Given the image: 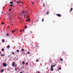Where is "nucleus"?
<instances>
[{
    "instance_id": "obj_39",
    "label": "nucleus",
    "mask_w": 73,
    "mask_h": 73,
    "mask_svg": "<svg viewBox=\"0 0 73 73\" xmlns=\"http://www.w3.org/2000/svg\"><path fill=\"white\" fill-rule=\"evenodd\" d=\"M25 15H23V16H24V17H25Z\"/></svg>"
},
{
    "instance_id": "obj_24",
    "label": "nucleus",
    "mask_w": 73,
    "mask_h": 73,
    "mask_svg": "<svg viewBox=\"0 0 73 73\" xmlns=\"http://www.w3.org/2000/svg\"><path fill=\"white\" fill-rule=\"evenodd\" d=\"M42 22H43V21H44V18L42 19Z\"/></svg>"
},
{
    "instance_id": "obj_35",
    "label": "nucleus",
    "mask_w": 73,
    "mask_h": 73,
    "mask_svg": "<svg viewBox=\"0 0 73 73\" xmlns=\"http://www.w3.org/2000/svg\"><path fill=\"white\" fill-rule=\"evenodd\" d=\"M30 33H32V32L30 31Z\"/></svg>"
},
{
    "instance_id": "obj_36",
    "label": "nucleus",
    "mask_w": 73,
    "mask_h": 73,
    "mask_svg": "<svg viewBox=\"0 0 73 73\" xmlns=\"http://www.w3.org/2000/svg\"><path fill=\"white\" fill-rule=\"evenodd\" d=\"M20 6H23V5H20Z\"/></svg>"
},
{
    "instance_id": "obj_14",
    "label": "nucleus",
    "mask_w": 73,
    "mask_h": 73,
    "mask_svg": "<svg viewBox=\"0 0 73 73\" xmlns=\"http://www.w3.org/2000/svg\"><path fill=\"white\" fill-rule=\"evenodd\" d=\"M4 69L2 70L1 71V72H4Z\"/></svg>"
},
{
    "instance_id": "obj_49",
    "label": "nucleus",
    "mask_w": 73,
    "mask_h": 73,
    "mask_svg": "<svg viewBox=\"0 0 73 73\" xmlns=\"http://www.w3.org/2000/svg\"><path fill=\"white\" fill-rule=\"evenodd\" d=\"M10 18V16L9 17V18Z\"/></svg>"
},
{
    "instance_id": "obj_5",
    "label": "nucleus",
    "mask_w": 73,
    "mask_h": 73,
    "mask_svg": "<svg viewBox=\"0 0 73 73\" xmlns=\"http://www.w3.org/2000/svg\"><path fill=\"white\" fill-rule=\"evenodd\" d=\"M16 30L17 31V29H15V30H14L12 31V33H14V32H16Z\"/></svg>"
},
{
    "instance_id": "obj_20",
    "label": "nucleus",
    "mask_w": 73,
    "mask_h": 73,
    "mask_svg": "<svg viewBox=\"0 0 73 73\" xmlns=\"http://www.w3.org/2000/svg\"><path fill=\"white\" fill-rule=\"evenodd\" d=\"M27 26L26 25V26L25 27V29H26V28H27Z\"/></svg>"
},
{
    "instance_id": "obj_30",
    "label": "nucleus",
    "mask_w": 73,
    "mask_h": 73,
    "mask_svg": "<svg viewBox=\"0 0 73 73\" xmlns=\"http://www.w3.org/2000/svg\"><path fill=\"white\" fill-rule=\"evenodd\" d=\"M2 25H4V23L3 22L2 23Z\"/></svg>"
},
{
    "instance_id": "obj_40",
    "label": "nucleus",
    "mask_w": 73,
    "mask_h": 73,
    "mask_svg": "<svg viewBox=\"0 0 73 73\" xmlns=\"http://www.w3.org/2000/svg\"><path fill=\"white\" fill-rule=\"evenodd\" d=\"M18 19H20V17H18Z\"/></svg>"
},
{
    "instance_id": "obj_25",
    "label": "nucleus",
    "mask_w": 73,
    "mask_h": 73,
    "mask_svg": "<svg viewBox=\"0 0 73 73\" xmlns=\"http://www.w3.org/2000/svg\"><path fill=\"white\" fill-rule=\"evenodd\" d=\"M6 36H9V35H8V34H6Z\"/></svg>"
},
{
    "instance_id": "obj_48",
    "label": "nucleus",
    "mask_w": 73,
    "mask_h": 73,
    "mask_svg": "<svg viewBox=\"0 0 73 73\" xmlns=\"http://www.w3.org/2000/svg\"><path fill=\"white\" fill-rule=\"evenodd\" d=\"M32 3H33V2H31Z\"/></svg>"
},
{
    "instance_id": "obj_18",
    "label": "nucleus",
    "mask_w": 73,
    "mask_h": 73,
    "mask_svg": "<svg viewBox=\"0 0 73 73\" xmlns=\"http://www.w3.org/2000/svg\"><path fill=\"white\" fill-rule=\"evenodd\" d=\"M58 70H61V68L60 67L59 68H58Z\"/></svg>"
},
{
    "instance_id": "obj_41",
    "label": "nucleus",
    "mask_w": 73,
    "mask_h": 73,
    "mask_svg": "<svg viewBox=\"0 0 73 73\" xmlns=\"http://www.w3.org/2000/svg\"><path fill=\"white\" fill-rule=\"evenodd\" d=\"M8 57L9 58V55L8 56Z\"/></svg>"
},
{
    "instance_id": "obj_3",
    "label": "nucleus",
    "mask_w": 73,
    "mask_h": 73,
    "mask_svg": "<svg viewBox=\"0 0 73 73\" xmlns=\"http://www.w3.org/2000/svg\"><path fill=\"white\" fill-rule=\"evenodd\" d=\"M56 15L58 17H61V15L59 14H56Z\"/></svg>"
},
{
    "instance_id": "obj_22",
    "label": "nucleus",
    "mask_w": 73,
    "mask_h": 73,
    "mask_svg": "<svg viewBox=\"0 0 73 73\" xmlns=\"http://www.w3.org/2000/svg\"><path fill=\"white\" fill-rule=\"evenodd\" d=\"M12 6H13V4H11L10 5V7H12Z\"/></svg>"
},
{
    "instance_id": "obj_33",
    "label": "nucleus",
    "mask_w": 73,
    "mask_h": 73,
    "mask_svg": "<svg viewBox=\"0 0 73 73\" xmlns=\"http://www.w3.org/2000/svg\"><path fill=\"white\" fill-rule=\"evenodd\" d=\"M15 70H17V69L15 68Z\"/></svg>"
},
{
    "instance_id": "obj_19",
    "label": "nucleus",
    "mask_w": 73,
    "mask_h": 73,
    "mask_svg": "<svg viewBox=\"0 0 73 73\" xmlns=\"http://www.w3.org/2000/svg\"><path fill=\"white\" fill-rule=\"evenodd\" d=\"M70 10L71 11H72V10H73V8H71L70 9Z\"/></svg>"
},
{
    "instance_id": "obj_42",
    "label": "nucleus",
    "mask_w": 73,
    "mask_h": 73,
    "mask_svg": "<svg viewBox=\"0 0 73 73\" xmlns=\"http://www.w3.org/2000/svg\"><path fill=\"white\" fill-rule=\"evenodd\" d=\"M22 31H24V30H22Z\"/></svg>"
},
{
    "instance_id": "obj_32",
    "label": "nucleus",
    "mask_w": 73,
    "mask_h": 73,
    "mask_svg": "<svg viewBox=\"0 0 73 73\" xmlns=\"http://www.w3.org/2000/svg\"><path fill=\"white\" fill-rule=\"evenodd\" d=\"M26 65H28V63H27V62L26 63Z\"/></svg>"
},
{
    "instance_id": "obj_8",
    "label": "nucleus",
    "mask_w": 73,
    "mask_h": 73,
    "mask_svg": "<svg viewBox=\"0 0 73 73\" xmlns=\"http://www.w3.org/2000/svg\"><path fill=\"white\" fill-rule=\"evenodd\" d=\"M60 60L62 62L63 61V60H62V58H60Z\"/></svg>"
},
{
    "instance_id": "obj_38",
    "label": "nucleus",
    "mask_w": 73,
    "mask_h": 73,
    "mask_svg": "<svg viewBox=\"0 0 73 73\" xmlns=\"http://www.w3.org/2000/svg\"><path fill=\"white\" fill-rule=\"evenodd\" d=\"M14 1H16V0H14Z\"/></svg>"
},
{
    "instance_id": "obj_27",
    "label": "nucleus",
    "mask_w": 73,
    "mask_h": 73,
    "mask_svg": "<svg viewBox=\"0 0 73 73\" xmlns=\"http://www.w3.org/2000/svg\"><path fill=\"white\" fill-rule=\"evenodd\" d=\"M11 9H10L9 10V11H11Z\"/></svg>"
},
{
    "instance_id": "obj_44",
    "label": "nucleus",
    "mask_w": 73,
    "mask_h": 73,
    "mask_svg": "<svg viewBox=\"0 0 73 73\" xmlns=\"http://www.w3.org/2000/svg\"><path fill=\"white\" fill-rule=\"evenodd\" d=\"M20 73H22V72H21Z\"/></svg>"
},
{
    "instance_id": "obj_31",
    "label": "nucleus",
    "mask_w": 73,
    "mask_h": 73,
    "mask_svg": "<svg viewBox=\"0 0 73 73\" xmlns=\"http://www.w3.org/2000/svg\"><path fill=\"white\" fill-rule=\"evenodd\" d=\"M43 5V7H44V6H45V4H44Z\"/></svg>"
},
{
    "instance_id": "obj_2",
    "label": "nucleus",
    "mask_w": 73,
    "mask_h": 73,
    "mask_svg": "<svg viewBox=\"0 0 73 73\" xmlns=\"http://www.w3.org/2000/svg\"><path fill=\"white\" fill-rule=\"evenodd\" d=\"M27 18L29 19H27L26 22H27V21H30V19H29V16H27Z\"/></svg>"
},
{
    "instance_id": "obj_37",
    "label": "nucleus",
    "mask_w": 73,
    "mask_h": 73,
    "mask_svg": "<svg viewBox=\"0 0 73 73\" xmlns=\"http://www.w3.org/2000/svg\"><path fill=\"white\" fill-rule=\"evenodd\" d=\"M21 31H22L21 30L20 31V32H21Z\"/></svg>"
},
{
    "instance_id": "obj_11",
    "label": "nucleus",
    "mask_w": 73,
    "mask_h": 73,
    "mask_svg": "<svg viewBox=\"0 0 73 73\" xmlns=\"http://www.w3.org/2000/svg\"><path fill=\"white\" fill-rule=\"evenodd\" d=\"M9 47H10V46H7V48H9Z\"/></svg>"
},
{
    "instance_id": "obj_4",
    "label": "nucleus",
    "mask_w": 73,
    "mask_h": 73,
    "mask_svg": "<svg viewBox=\"0 0 73 73\" xmlns=\"http://www.w3.org/2000/svg\"><path fill=\"white\" fill-rule=\"evenodd\" d=\"M3 65L5 66V67H6L7 66V64L4 63H3Z\"/></svg>"
},
{
    "instance_id": "obj_51",
    "label": "nucleus",
    "mask_w": 73,
    "mask_h": 73,
    "mask_svg": "<svg viewBox=\"0 0 73 73\" xmlns=\"http://www.w3.org/2000/svg\"><path fill=\"white\" fill-rule=\"evenodd\" d=\"M10 20H12V19H10Z\"/></svg>"
},
{
    "instance_id": "obj_23",
    "label": "nucleus",
    "mask_w": 73,
    "mask_h": 73,
    "mask_svg": "<svg viewBox=\"0 0 73 73\" xmlns=\"http://www.w3.org/2000/svg\"><path fill=\"white\" fill-rule=\"evenodd\" d=\"M4 48H2V51H4Z\"/></svg>"
},
{
    "instance_id": "obj_47",
    "label": "nucleus",
    "mask_w": 73,
    "mask_h": 73,
    "mask_svg": "<svg viewBox=\"0 0 73 73\" xmlns=\"http://www.w3.org/2000/svg\"><path fill=\"white\" fill-rule=\"evenodd\" d=\"M13 24H12V26H13Z\"/></svg>"
},
{
    "instance_id": "obj_9",
    "label": "nucleus",
    "mask_w": 73,
    "mask_h": 73,
    "mask_svg": "<svg viewBox=\"0 0 73 73\" xmlns=\"http://www.w3.org/2000/svg\"><path fill=\"white\" fill-rule=\"evenodd\" d=\"M49 11L46 12V15H48L49 14Z\"/></svg>"
},
{
    "instance_id": "obj_16",
    "label": "nucleus",
    "mask_w": 73,
    "mask_h": 73,
    "mask_svg": "<svg viewBox=\"0 0 73 73\" xmlns=\"http://www.w3.org/2000/svg\"><path fill=\"white\" fill-rule=\"evenodd\" d=\"M10 4H13V2H10Z\"/></svg>"
},
{
    "instance_id": "obj_21",
    "label": "nucleus",
    "mask_w": 73,
    "mask_h": 73,
    "mask_svg": "<svg viewBox=\"0 0 73 73\" xmlns=\"http://www.w3.org/2000/svg\"><path fill=\"white\" fill-rule=\"evenodd\" d=\"M17 52H19V50H17Z\"/></svg>"
},
{
    "instance_id": "obj_12",
    "label": "nucleus",
    "mask_w": 73,
    "mask_h": 73,
    "mask_svg": "<svg viewBox=\"0 0 73 73\" xmlns=\"http://www.w3.org/2000/svg\"><path fill=\"white\" fill-rule=\"evenodd\" d=\"M21 50L22 52H23V51H24V49H21Z\"/></svg>"
},
{
    "instance_id": "obj_46",
    "label": "nucleus",
    "mask_w": 73,
    "mask_h": 73,
    "mask_svg": "<svg viewBox=\"0 0 73 73\" xmlns=\"http://www.w3.org/2000/svg\"><path fill=\"white\" fill-rule=\"evenodd\" d=\"M33 4L34 3H33Z\"/></svg>"
},
{
    "instance_id": "obj_26",
    "label": "nucleus",
    "mask_w": 73,
    "mask_h": 73,
    "mask_svg": "<svg viewBox=\"0 0 73 73\" xmlns=\"http://www.w3.org/2000/svg\"><path fill=\"white\" fill-rule=\"evenodd\" d=\"M30 53V52H27V54H29Z\"/></svg>"
},
{
    "instance_id": "obj_10",
    "label": "nucleus",
    "mask_w": 73,
    "mask_h": 73,
    "mask_svg": "<svg viewBox=\"0 0 73 73\" xmlns=\"http://www.w3.org/2000/svg\"><path fill=\"white\" fill-rule=\"evenodd\" d=\"M2 42H5V40H4L3 39L2 40Z\"/></svg>"
},
{
    "instance_id": "obj_50",
    "label": "nucleus",
    "mask_w": 73,
    "mask_h": 73,
    "mask_svg": "<svg viewBox=\"0 0 73 73\" xmlns=\"http://www.w3.org/2000/svg\"><path fill=\"white\" fill-rule=\"evenodd\" d=\"M8 27V28H9V26Z\"/></svg>"
},
{
    "instance_id": "obj_13",
    "label": "nucleus",
    "mask_w": 73,
    "mask_h": 73,
    "mask_svg": "<svg viewBox=\"0 0 73 73\" xmlns=\"http://www.w3.org/2000/svg\"><path fill=\"white\" fill-rule=\"evenodd\" d=\"M5 56V54H1V56Z\"/></svg>"
},
{
    "instance_id": "obj_52",
    "label": "nucleus",
    "mask_w": 73,
    "mask_h": 73,
    "mask_svg": "<svg viewBox=\"0 0 73 73\" xmlns=\"http://www.w3.org/2000/svg\"><path fill=\"white\" fill-rule=\"evenodd\" d=\"M2 13H3V12H2Z\"/></svg>"
},
{
    "instance_id": "obj_17",
    "label": "nucleus",
    "mask_w": 73,
    "mask_h": 73,
    "mask_svg": "<svg viewBox=\"0 0 73 73\" xmlns=\"http://www.w3.org/2000/svg\"><path fill=\"white\" fill-rule=\"evenodd\" d=\"M25 12H24V11H23L22 12V13H21L22 14V15H23V14H24V13Z\"/></svg>"
},
{
    "instance_id": "obj_28",
    "label": "nucleus",
    "mask_w": 73,
    "mask_h": 73,
    "mask_svg": "<svg viewBox=\"0 0 73 73\" xmlns=\"http://www.w3.org/2000/svg\"><path fill=\"white\" fill-rule=\"evenodd\" d=\"M12 53L13 54H14V52H12Z\"/></svg>"
},
{
    "instance_id": "obj_34",
    "label": "nucleus",
    "mask_w": 73,
    "mask_h": 73,
    "mask_svg": "<svg viewBox=\"0 0 73 73\" xmlns=\"http://www.w3.org/2000/svg\"><path fill=\"white\" fill-rule=\"evenodd\" d=\"M38 60H36V62H38Z\"/></svg>"
},
{
    "instance_id": "obj_43",
    "label": "nucleus",
    "mask_w": 73,
    "mask_h": 73,
    "mask_svg": "<svg viewBox=\"0 0 73 73\" xmlns=\"http://www.w3.org/2000/svg\"><path fill=\"white\" fill-rule=\"evenodd\" d=\"M33 65H34V63H33Z\"/></svg>"
},
{
    "instance_id": "obj_1",
    "label": "nucleus",
    "mask_w": 73,
    "mask_h": 73,
    "mask_svg": "<svg viewBox=\"0 0 73 73\" xmlns=\"http://www.w3.org/2000/svg\"><path fill=\"white\" fill-rule=\"evenodd\" d=\"M56 65H57V64H55V65L54 66H53L52 65H51V66H50L51 68V71H53V67H54L56 66Z\"/></svg>"
},
{
    "instance_id": "obj_6",
    "label": "nucleus",
    "mask_w": 73,
    "mask_h": 73,
    "mask_svg": "<svg viewBox=\"0 0 73 73\" xmlns=\"http://www.w3.org/2000/svg\"><path fill=\"white\" fill-rule=\"evenodd\" d=\"M15 62H13L12 64V66H15Z\"/></svg>"
},
{
    "instance_id": "obj_45",
    "label": "nucleus",
    "mask_w": 73,
    "mask_h": 73,
    "mask_svg": "<svg viewBox=\"0 0 73 73\" xmlns=\"http://www.w3.org/2000/svg\"><path fill=\"white\" fill-rule=\"evenodd\" d=\"M13 7H15V6L14 5L13 6Z\"/></svg>"
},
{
    "instance_id": "obj_29",
    "label": "nucleus",
    "mask_w": 73,
    "mask_h": 73,
    "mask_svg": "<svg viewBox=\"0 0 73 73\" xmlns=\"http://www.w3.org/2000/svg\"><path fill=\"white\" fill-rule=\"evenodd\" d=\"M37 73H40V72L39 71H38V72H37Z\"/></svg>"
},
{
    "instance_id": "obj_53",
    "label": "nucleus",
    "mask_w": 73,
    "mask_h": 73,
    "mask_svg": "<svg viewBox=\"0 0 73 73\" xmlns=\"http://www.w3.org/2000/svg\"><path fill=\"white\" fill-rule=\"evenodd\" d=\"M21 3H23V2H21Z\"/></svg>"
},
{
    "instance_id": "obj_7",
    "label": "nucleus",
    "mask_w": 73,
    "mask_h": 73,
    "mask_svg": "<svg viewBox=\"0 0 73 73\" xmlns=\"http://www.w3.org/2000/svg\"><path fill=\"white\" fill-rule=\"evenodd\" d=\"M21 1H17V3H21Z\"/></svg>"
},
{
    "instance_id": "obj_54",
    "label": "nucleus",
    "mask_w": 73,
    "mask_h": 73,
    "mask_svg": "<svg viewBox=\"0 0 73 73\" xmlns=\"http://www.w3.org/2000/svg\"><path fill=\"white\" fill-rule=\"evenodd\" d=\"M17 33H18V32H17Z\"/></svg>"
},
{
    "instance_id": "obj_15",
    "label": "nucleus",
    "mask_w": 73,
    "mask_h": 73,
    "mask_svg": "<svg viewBox=\"0 0 73 73\" xmlns=\"http://www.w3.org/2000/svg\"><path fill=\"white\" fill-rule=\"evenodd\" d=\"M22 64H25V62L24 61H22Z\"/></svg>"
}]
</instances>
